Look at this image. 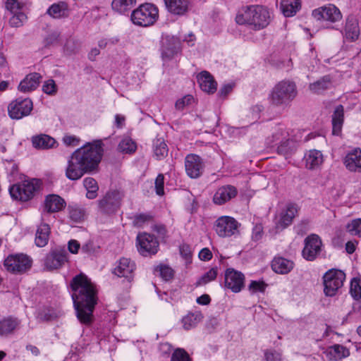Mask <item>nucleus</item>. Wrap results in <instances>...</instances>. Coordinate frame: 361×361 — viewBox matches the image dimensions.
Segmentation results:
<instances>
[{"label": "nucleus", "instance_id": "obj_50", "mask_svg": "<svg viewBox=\"0 0 361 361\" xmlns=\"http://www.w3.org/2000/svg\"><path fill=\"white\" fill-rule=\"evenodd\" d=\"M350 293L355 299H361V286L360 285V280L356 278H353L351 281Z\"/></svg>", "mask_w": 361, "mask_h": 361}, {"label": "nucleus", "instance_id": "obj_39", "mask_svg": "<svg viewBox=\"0 0 361 361\" xmlns=\"http://www.w3.org/2000/svg\"><path fill=\"white\" fill-rule=\"evenodd\" d=\"M202 319L201 313H190L184 317L182 319L183 325L184 329L188 330L200 322Z\"/></svg>", "mask_w": 361, "mask_h": 361}, {"label": "nucleus", "instance_id": "obj_22", "mask_svg": "<svg viewBox=\"0 0 361 361\" xmlns=\"http://www.w3.org/2000/svg\"><path fill=\"white\" fill-rule=\"evenodd\" d=\"M135 269V263L130 259L123 257L120 259L118 264L114 269V273L118 277H126L130 279Z\"/></svg>", "mask_w": 361, "mask_h": 361}, {"label": "nucleus", "instance_id": "obj_34", "mask_svg": "<svg viewBox=\"0 0 361 361\" xmlns=\"http://www.w3.org/2000/svg\"><path fill=\"white\" fill-rule=\"evenodd\" d=\"M323 162V156L320 151L310 150L305 156L306 167L314 169L320 166Z\"/></svg>", "mask_w": 361, "mask_h": 361}, {"label": "nucleus", "instance_id": "obj_4", "mask_svg": "<svg viewBox=\"0 0 361 361\" xmlns=\"http://www.w3.org/2000/svg\"><path fill=\"white\" fill-rule=\"evenodd\" d=\"M297 93L295 82L290 80H282L272 89L270 100L271 104L275 106H287L295 99Z\"/></svg>", "mask_w": 361, "mask_h": 361}, {"label": "nucleus", "instance_id": "obj_8", "mask_svg": "<svg viewBox=\"0 0 361 361\" xmlns=\"http://www.w3.org/2000/svg\"><path fill=\"white\" fill-rule=\"evenodd\" d=\"M324 293L328 296H334L343 285L345 273L338 269L329 270L324 276Z\"/></svg>", "mask_w": 361, "mask_h": 361}, {"label": "nucleus", "instance_id": "obj_53", "mask_svg": "<svg viewBox=\"0 0 361 361\" xmlns=\"http://www.w3.org/2000/svg\"><path fill=\"white\" fill-rule=\"evenodd\" d=\"M267 284L264 281H252L249 285V290L252 293L264 292Z\"/></svg>", "mask_w": 361, "mask_h": 361}, {"label": "nucleus", "instance_id": "obj_30", "mask_svg": "<svg viewBox=\"0 0 361 361\" xmlns=\"http://www.w3.org/2000/svg\"><path fill=\"white\" fill-rule=\"evenodd\" d=\"M32 142L35 148L39 149L54 148L56 144L53 137L44 134L32 137Z\"/></svg>", "mask_w": 361, "mask_h": 361}, {"label": "nucleus", "instance_id": "obj_55", "mask_svg": "<svg viewBox=\"0 0 361 361\" xmlns=\"http://www.w3.org/2000/svg\"><path fill=\"white\" fill-rule=\"evenodd\" d=\"M164 176L163 174L159 173L155 180V189L158 195H163L164 190Z\"/></svg>", "mask_w": 361, "mask_h": 361}, {"label": "nucleus", "instance_id": "obj_56", "mask_svg": "<svg viewBox=\"0 0 361 361\" xmlns=\"http://www.w3.org/2000/svg\"><path fill=\"white\" fill-rule=\"evenodd\" d=\"M152 219V216L149 214H140L135 216L133 224L135 226L140 227L142 225Z\"/></svg>", "mask_w": 361, "mask_h": 361}, {"label": "nucleus", "instance_id": "obj_29", "mask_svg": "<svg viewBox=\"0 0 361 361\" xmlns=\"http://www.w3.org/2000/svg\"><path fill=\"white\" fill-rule=\"evenodd\" d=\"M332 78L329 75H324L316 82L309 85L310 90L314 94H321L332 87Z\"/></svg>", "mask_w": 361, "mask_h": 361}, {"label": "nucleus", "instance_id": "obj_1", "mask_svg": "<svg viewBox=\"0 0 361 361\" xmlns=\"http://www.w3.org/2000/svg\"><path fill=\"white\" fill-rule=\"evenodd\" d=\"M70 286L78 319L84 324H90L97 303V292L94 284L85 274L80 273L73 278Z\"/></svg>", "mask_w": 361, "mask_h": 361}, {"label": "nucleus", "instance_id": "obj_38", "mask_svg": "<svg viewBox=\"0 0 361 361\" xmlns=\"http://www.w3.org/2000/svg\"><path fill=\"white\" fill-rule=\"evenodd\" d=\"M83 185L87 190V197L91 200L94 199L99 190L96 180L91 177L85 178L83 180Z\"/></svg>", "mask_w": 361, "mask_h": 361}, {"label": "nucleus", "instance_id": "obj_36", "mask_svg": "<svg viewBox=\"0 0 361 361\" xmlns=\"http://www.w3.org/2000/svg\"><path fill=\"white\" fill-rule=\"evenodd\" d=\"M18 322L11 317L4 318L0 321V336H7L12 334L18 326Z\"/></svg>", "mask_w": 361, "mask_h": 361}, {"label": "nucleus", "instance_id": "obj_41", "mask_svg": "<svg viewBox=\"0 0 361 361\" xmlns=\"http://www.w3.org/2000/svg\"><path fill=\"white\" fill-rule=\"evenodd\" d=\"M137 149V145L134 141H133L132 139L129 137H126L123 139L119 145H118V149L126 154H132L135 152Z\"/></svg>", "mask_w": 361, "mask_h": 361}, {"label": "nucleus", "instance_id": "obj_46", "mask_svg": "<svg viewBox=\"0 0 361 361\" xmlns=\"http://www.w3.org/2000/svg\"><path fill=\"white\" fill-rule=\"evenodd\" d=\"M346 230L350 235L361 237V219H354L348 223Z\"/></svg>", "mask_w": 361, "mask_h": 361}, {"label": "nucleus", "instance_id": "obj_49", "mask_svg": "<svg viewBox=\"0 0 361 361\" xmlns=\"http://www.w3.org/2000/svg\"><path fill=\"white\" fill-rule=\"evenodd\" d=\"M26 19L27 16L23 12L13 13V16L9 20V23L11 27H19L23 25Z\"/></svg>", "mask_w": 361, "mask_h": 361}, {"label": "nucleus", "instance_id": "obj_64", "mask_svg": "<svg viewBox=\"0 0 361 361\" xmlns=\"http://www.w3.org/2000/svg\"><path fill=\"white\" fill-rule=\"evenodd\" d=\"M199 257L201 260L207 261L212 259V253L208 248H203L199 253Z\"/></svg>", "mask_w": 361, "mask_h": 361}, {"label": "nucleus", "instance_id": "obj_35", "mask_svg": "<svg viewBox=\"0 0 361 361\" xmlns=\"http://www.w3.org/2000/svg\"><path fill=\"white\" fill-rule=\"evenodd\" d=\"M281 8L286 17L293 16L300 8V0H281Z\"/></svg>", "mask_w": 361, "mask_h": 361}, {"label": "nucleus", "instance_id": "obj_2", "mask_svg": "<svg viewBox=\"0 0 361 361\" xmlns=\"http://www.w3.org/2000/svg\"><path fill=\"white\" fill-rule=\"evenodd\" d=\"M103 155L101 140L87 143L76 149L68 160L66 176L72 180L97 170Z\"/></svg>", "mask_w": 361, "mask_h": 361}, {"label": "nucleus", "instance_id": "obj_15", "mask_svg": "<svg viewBox=\"0 0 361 361\" xmlns=\"http://www.w3.org/2000/svg\"><path fill=\"white\" fill-rule=\"evenodd\" d=\"M312 15L317 20H324L333 23L338 21L342 18L341 11L333 4L316 8L312 11Z\"/></svg>", "mask_w": 361, "mask_h": 361}, {"label": "nucleus", "instance_id": "obj_26", "mask_svg": "<svg viewBox=\"0 0 361 361\" xmlns=\"http://www.w3.org/2000/svg\"><path fill=\"white\" fill-rule=\"evenodd\" d=\"M41 78L37 73L28 74L19 84L18 90L23 92L35 90L38 87Z\"/></svg>", "mask_w": 361, "mask_h": 361}, {"label": "nucleus", "instance_id": "obj_45", "mask_svg": "<svg viewBox=\"0 0 361 361\" xmlns=\"http://www.w3.org/2000/svg\"><path fill=\"white\" fill-rule=\"evenodd\" d=\"M156 271L164 281H170L174 276L173 269L168 265L160 264L156 268Z\"/></svg>", "mask_w": 361, "mask_h": 361}, {"label": "nucleus", "instance_id": "obj_10", "mask_svg": "<svg viewBox=\"0 0 361 361\" xmlns=\"http://www.w3.org/2000/svg\"><path fill=\"white\" fill-rule=\"evenodd\" d=\"M124 195L119 190H111L99 201L100 210L106 214H113L120 207Z\"/></svg>", "mask_w": 361, "mask_h": 361}, {"label": "nucleus", "instance_id": "obj_37", "mask_svg": "<svg viewBox=\"0 0 361 361\" xmlns=\"http://www.w3.org/2000/svg\"><path fill=\"white\" fill-rule=\"evenodd\" d=\"M154 154L157 159H162L167 156L169 149L162 139H157L153 144Z\"/></svg>", "mask_w": 361, "mask_h": 361}, {"label": "nucleus", "instance_id": "obj_17", "mask_svg": "<svg viewBox=\"0 0 361 361\" xmlns=\"http://www.w3.org/2000/svg\"><path fill=\"white\" fill-rule=\"evenodd\" d=\"M298 213V208L295 204H290L286 207V209L282 211L279 217L276 220L275 228L276 232L286 228L291 224L293 218Z\"/></svg>", "mask_w": 361, "mask_h": 361}, {"label": "nucleus", "instance_id": "obj_57", "mask_svg": "<svg viewBox=\"0 0 361 361\" xmlns=\"http://www.w3.org/2000/svg\"><path fill=\"white\" fill-rule=\"evenodd\" d=\"M263 226L261 224H257L252 228V238L255 241L260 240L263 236Z\"/></svg>", "mask_w": 361, "mask_h": 361}, {"label": "nucleus", "instance_id": "obj_14", "mask_svg": "<svg viewBox=\"0 0 361 361\" xmlns=\"http://www.w3.org/2000/svg\"><path fill=\"white\" fill-rule=\"evenodd\" d=\"M225 286L234 293L240 292L244 287L245 276L240 271L228 268L225 271Z\"/></svg>", "mask_w": 361, "mask_h": 361}, {"label": "nucleus", "instance_id": "obj_28", "mask_svg": "<svg viewBox=\"0 0 361 361\" xmlns=\"http://www.w3.org/2000/svg\"><path fill=\"white\" fill-rule=\"evenodd\" d=\"M47 13L55 19L65 18L69 16V8L64 1L53 4L47 10Z\"/></svg>", "mask_w": 361, "mask_h": 361}, {"label": "nucleus", "instance_id": "obj_62", "mask_svg": "<svg viewBox=\"0 0 361 361\" xmlns=\"http://www.w3.org/2000/svg\"><path fill=\"white\" fill-rule=\"evenodd\" d=\"M63 142L67 146H77L79 144L80 140L75 136L66 135L63 138Z\"/></svg>", "mask_w": 361, "mask_h": 361}, {"label": "nucleus", "instance_id": "obj_58", "mask_svg": "<svg viewBox=\"0 0 361 361\" xmlns=\"http://www.w3.org/2000/svg\"><path fill=\"white\" fill-rule=\"evenodd\" d=\"M192 100V95H186L176 102V108L178 110L183 109L185 106L190 104Z\"/></svg>", "mask_w": 361, "mask_h": 361}, {"label": "nucleus", "instance_id": "obj_60", "mask_svg": "<svg viewBox=\"0 0 361 361\" xmlns=\"http://www.w3.org/2000/svg\"><path fill=\"white\" fill-rule=\"evenodd\" d=\"M180 253L186 261H189L191 259L192 253L189 245L186 244L180 245Z\"/></svg>", "mask_w": 361, "mask_h": 361}, {"label": "nucleus", "instance_id": "obj_12", "mask_svg": "<svg viewBox=\"0 0 361 361\" xmlns=\"http://www.w3.org/2000/svg\"><path fill=\"white\" fill-rule=\"evenodd\" d=\"M322 240L319 235H308L305 239V247L302 252L303 257L308 261L314 260L322 251Z\"/></svg>", "mask_w": 361, "mask_h": 361}, {"label": "nucleus", "instance_id": "obj_27", "mask_svg": "<svg viewBox=\"0 0 361 361\" xmlns=\"http://www.w3.org/2000/svg\"><path fill=\"white\" fill-rule=\"evenodd\" d=\"M294 267L293 261L281 257H274L271 262V268L277 274H286Z\"/></svg>", "mask_w": 361, "mask_h": 361}, {"label": "nucleus", "instance_id": "obj_20", "mask_svg": "<svg viewBox=\"0 0 361 361\" xmlns=\"http://www.w3.org/2000/svg\"><path fill=\"white\" fill-rule=\"evenodd\" d=\"M343 164L349 171L361 173V149L357 148L348 152L344 157Z\"/></svg>", "mask_w": 361, "mask_h": 361}, {"label": "nucleus", "instance_id": "obj_31", "mask_svg": "<svg viewBox=\"0 0 361 361\" xmlns=\"http://www.w3.org/2000/svg\"><path fill=\"white\" fill-rule=\"evenodd\" d=\"M178 41L173 37H166L162 40L161 51L162 56L171 58L177 51Z\"/></svg>", "mask_w": 361, "mask_h": 361}, {"label": "nucleus", "instance_id": "obj_63", "mask_svg": "<svg viewBox=\"0 0 361 361\" xmlns=\"http://www.w3.org/2000/svg\"><path fill=\"white\" fill-rule=\"evenodd\" d=\"M267 361H281V355L276 351H267L265 353Z\"/></svg>", "mask_w": 361, "mask_h": 361}, {"label": "nucleus", "instance_id": "obj_42", "mask_svg": "<svg viewBox=\"0 0 361 361\" xmlns=\"http://www.w3.org/2000/svg\"><path fill=\"white\" fill-rule=\"evenodd\" d=\"M136 0H114L111 6L113 9L118 12L123 13L128 10L130 7L135 5Z\"/></svg>", "mask_w": 361, "mask_h": 361}, {"label": "nucleus", "instance_id": "obj_6", "mask_svg": "<svg viewBox=\"0 0 361 361\" xmlns=\"http://www.w3.org/2000/svg\"><path fill=\"white\" fill-rule=\"evenodd\" d=\"M158 17V8L152 4L146 3L132 12L131 20L135 25L147 27L153 25Z\"/></svg>", "mask_w": 361, "mask_h": 361}, {"label": "nucleus", "instance_id": "obj_11", "mask_svg": "<svg viewBox=\"0 0 361 361\" xmlns=\"http://www.w3.org/2000/svg\"><path fill=\"white\" fill-rule=\"evenodd\" d=\"M137 246L142 255L148 256L157 252L159 242L153 235L142 233L137 236Z\"/></svg>", "mask_w": 361, "mask_h": 361}, {"label": "nucleus", "instance_id": "obj_54", "mask_svg": "<svg viewBox=\"0 0 361 361\" xmlns=\"http://www.w3.org/2000/svg\"><path fill=\"white\" fill-rule=\"evenodd\" d=\"M6 8L11 13H21V4L17 0H7L6 2Z\"/></svg>", "mask_w": 361, "mask_h": 361}, {"label": "nucleus", "instance_id": "obj_61", "mask_svg": "<svg viewBox=\"0 0 361 361\" xmlns=\"http://www.w3.org/2000/svg\"><path fill=\"white\" fill-rule=\"evenodd\" d=\"M60 34L57 32L49 34L45 39L46 46L56 44L59 40Z\"/></svg>", "mask_w": 361, "mask_h": 361}, {"label": "nucleus", "instance_id": "obj_52", "mask_svg": "<svg viewBox=\"0 0 361 361\" xmlns=\"http://www.w3.org/2000/svg\"><path fill=\"white\" fill-rule=\"evenodd\" d=\"M288 137V133L286 130H284L282 128H279L273 133L272 140H271V142H269V144L271 145L274 142H279V143H280L281 140L282 141L284 140Z\"/></svg>", "mask_w": 361, "mask_h": 361}, {"label": "nucleus", "instance_id": "obj_33", "mask_svg": "<svg viewBox=\"0 0 361 361\" xmlns=\"http://www.w3.org/2000/svg\"><path fill=\"white\" fill-rule=\"evenodd\" d=\"M50 227L49 224L43 223L41 224L37 229L35 236V244L37 247H44L49 238Z\"/></svg>", "mask_w": 361, "mask_h": 361}, {"label": "nucleus", "instance_id": "obj_18", "mask_svg": "<svg viewBox=\"0 0 361 361\" xmlns=\"http://www.w3.org/2000/svg\"><path fill=\"white\" fill-rule=\"evenodd\" d=\"M66 252L63 250H53L47 255L44 259V266L47 269H56L60 268L66 261Z\"/></svg>", "mask_w": 361, "mask_h": 361}, {"label": "nucleus", "instance_id": "obj_51", "mask_svg": "<svg viewBox=\"0 0 361 361\" xmlns=\"http://www.w3.org/2000/svg\"><path fill=\"white\" fill-rule=\"evenodd\" d=\"M58 317L56 312L51 309H44L39 313L38 318L40 321L49 322L56 319Z\"/></svg>", "mask_w": 361, "mask_h": 361}, {"label": "nucleus", "instance_id": "obj_24", "mask_svg": "<svg viewBox=\"0 0 361 361\" xmlns=\"http://www.w3.org/2000/svg\"><path fill=\"white\" fill-rule=\"evenodd\" d=\"M167 10L178 16L186 13L189 9V0H164Z\"/></svg>", "mask_w": 361, "mask_h": 361}, {"label": "nucleus", "instance_id": "obj_23", "mask_svg": "<svg viewBox=\"0 0 361 361\" xmlns=\"http://www.w3.org/2000/svg\"><path fill=\"white\" fill-rule=\"evenodd\" d=\"M197 80L200 88L204 92L209 94H213L216 92L217 84L209 72H201L197 76Z\"/></svg>", "mask_w": 361, "mask_h": 361}, {"label": "nucleus", "instance_id": "obj_40", "mask_svg": "<svg viewBox=\"0 0 361 361\" xmlns=\"http://www.w3.org/2000/svg\"><path fill=\"white\" fill-rule=\"evenodd\" d=\"M295 148V142L290 139L286 137L284 140H281L277 147V152L280 154L288 155Z\"/></svg>", "mask_w": 361, "mask_h": 361}, {"label": "nucleus", "instance_id": "obj_43", "mask_svg": "<svg viewBox=\"0 0 361 361\" xmlns=\"http://www.w3.org/2000/svg\"><path fill=\"white\" fill-rule=\"evenodd\" d=\"M330 354L334 355L335 359H342L349 356V350L343 345L336 344L330 348Z\"/></svg>", "mask_w": 361, "mask_h": 361}, {"label": "nucleus", "instance_id": "obj_16", "mask_svg": "<svg viewBox=\"0 0 361 361\" xmlns=\"http://www.w3.org/2000/svg\"><path fill=\"white\" fill-rule=\"evenodd\" d=\"M185 167L187 174L190 178H197L202 174L204 164L198 155L191 154L185 157Z\"/></svg>", "mask_w": 361, "mask_h": 361}, {"label": "nucleus", "instance_id": "obj_44", "mask_svg": "<svg viewBox=\"0 0 361 361\" xmlns=\"http://www.w3.org/2000/svg\"><path fill=\"white\" fill-rule=\"evenodd\" d=\"M217 276V268H212L196 282V286H204L214 281Z\"/></svg>", "mask_w": 361, "mask_h": 361}, {"label": "nucleus", "instance_id": "obj_48", "mask_svg": "<svg viewBox=\"0 0 361 361\" xmlns=\"http://www.w3.org/2000/svg\"><path fill=\"white\" fill-rule=\"evenodd\" d=\"M171 361H192L188 353L183 348H177L172 353Z\"/></svg>", "mask_w": 361, "mask_h": 361}, {"label": "nucleus", "instance_id": "obj_21", "mask_svg": "<svg viewBox=\"0 0 361 361\" xmlns=\"http://www.w3.org/2000/svg\"><path fill=\"white\" fill-rule=\"evenodd\" d=\"M360 27L358 20L354 16H348L344 26L343 36L350 42L357 40L360 35Z\"/></svg>", "mask_w": 361, "mask_h": 361}, {"label": "nucleus", "instance_id": "obj_47", "mask_svg": "<svg viewBox=\"0 0 361 361\" xmlns=\"http://www.w3.org/2000/svg\"><path fill=\"white\" fill-rule=\"evenodd\" d=\"M69 216L75 221H80L85 216V211L76 206H69Z\"/></svg>", "mask_w": 361, "mask_h": 361}, {"label": "nucleus", "instance_id": "obj_13", "mask_svg": "<svg viewBox=\"0 0 361 361\" xmlns=\"http://www.w3.org/2000/svg\"><path fill=\"white\" fill-rule=\"evenodd\" d=\"M32 102L30 99H18L8 105V114L11 118L20 119L29 115L32 110Z\"/></svg>", "mask_w": 361, "mask_h": 361}, {"label": "nucleus", "instance_id": "obj_32", "mask_svg": "<svg viewBox=\"0 0 361 361\" xmlns=\"http://www.w3.org/2000/svg\"><path fill=\"white\" fill-rule=\"evenodd\" d=\"M344 117V109L342 105H338L336 107L334 112L332 115V133L334 135H340L343 126Z\"/></svg>", "mask_w": 361, "mask_h": 361}, {"label": "nucleus", "instance_id": "obj_7", "mask_svg": "<svg viewBox=\"0 0 361 361\" xmlns=\"http://www.w3.org/2000/svg\"><path fill=\"white\" fill-rule=\"evenodd\" d=\"M6 270L16 274H22L31 268L32 259L26 255H11L4 260Z\"/></svg>", "mask_w": 361, "mask_h": 361}, {"label": "nucleus", "instance_id": "obj_25", "mask_svg": "<svg viewBox=\"0 0 361 361\" xmlns=\"http://www.w3.org/2000/svg\"><path fill=\"white\" fill-rule=\"evenodd\" d=\"M66 206V202L57 195H49L44 201V211L47 213H54L62 210Z\"/></svg>", "mask_w": 361, "mask_h": 361}, {"label": "nucleus", "instance_id": "obj_19", "mask_svg": "<svg viewBox=\"0 0 361 361\" xmlns=\"http://www.w3.org/2000/svg\"><path fill=\"white\" fill-rule=\"evenodd\" d=\"M237 194L238 190L235 187L231 185H224L216 191L213 202L216 204L221 205L234 198Z\"/></svg>", "mask_w": 361, "mask_h": 361}, {"label": "nucleus", "instance_id": "obj_9", "mask_svg": "<svg viewBox=\"0 0 361 361\" xmlns=\"http://www.w3.org/2000/svg\"><path fill=\"white\" fill-rule=\"evenodd\" d=\"M240 226L233 217L222 216L219 217L214 224L215 231L222 238L231 237L239 233L238 228Z\"/></svg>", "mask_w": 361, "mask_h": 361}, {"label": "nucleus", "instance_id": "obj_59", "mask_svg": "<svg viewBox=\"0 0 361 361\" xmlns=\"http://www.w3.org/2000/svg\"><path fill=\"white\" fill-rule=\"evenodd\" d=\"M43 91L48 94H52L56 92V87L55 82L53 80H49L47 81L43 87Z\"/></svg>", "mask_w": 361, "mask_h": 361}, {"label": "nucleus", "instance_id": "obj_5", "mask_svg": "<svg viewBox=\"0 0 361 361\" xmlns=\"http://www.w3.org/2000/svg\"><path fill=\"white\" fill-rule=\"evenodd\" d=\"M40 180L38 179L25 180L12 185L9 192L12 198L22 202H27L34 197L40 188Z\"/></svg>", "mask_w": 361, "mask_h": 361}, {"label": "nucleus", "instance_id": "obj_3", "mask_svg": "<svg viewBox=\"0 0 361 361\" xmlns=\"http://www.w3.org/2000/svg\"><path fill=\"white\" fill-rule=\"evenodd\" d=\"M271 16L269 10L259 5L243 7L235 17L239 25L248 24L255 30L266 27L270 22Z\"/></svg>", "mask_w": 361, "mask_h": 361}]
</instances>
